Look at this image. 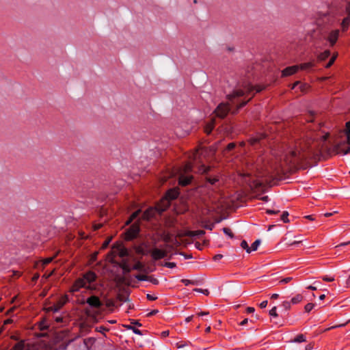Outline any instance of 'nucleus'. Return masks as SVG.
<instances>
[{
    "label": "nucleus",
    "mask_w": 350,
    "mask_h": 350,
    "mask_svg": "<svg viewBox=\"0 0 350 350\" xmlns=\"http://www.w3.org/2000/svg\"><path fill=\"white\" fill-rule=\"evenodd\" d=\"M11 350H28L24 341L16 342Z\"/></svg>",
    "instance_id": "nucleus-17"
},
{
    "label": "nucleus",
    "mask_w": 350,
    "mask_h": 350,
    "mask_svg": "<svg viewBox=\"0 0 350 350\" xmlns=\"http://www.w3.org/2000/svg\"><path fill=\"white\" fill-rule=\"evenodd\" d=\"M204 227L209 230H212L213 229V228L215 227V224H210L205 225Z\"/></svg>",
    "instance_id": "nucleus-55"
},
{
    "label": "nucleus",
    "mask_w": 350,
    "mask_h": 350,
    "mask_svg": "<svg viewBox=\"0 0 350 350\" xmlns=\"http://www.w3.org/2000/svg\"><path fill=\"white\" fill-rule=\"evenodd\" d=\"M292 280H293L292 277H287V278H285L281 280L280 281V283L286 284V283H288V282H291Z\"/></svg>",
    "instance_id": "nucleus-47"
},
{
    "label": "nucleus",
    "mask_w": 350,
    "mask_h": 350,
    "mask_svg": "<svg viewBox=\"0 0 350 350\" xmlns=\"http://www.w3.org/2000/svg\"><path fill=\"white\" fill-rule=\"evenodd\" d=\"M192 165L191 163H187L185 167V172H189L192 170Z\"/></svg>",
    "instance_id": "nucleus-53"
},
{
    "label": "nucleus",
    "mask_w": 350,
    "mask_h": 350,
    "mask_svg": "<svg viewBox=\"0 0 350 350\" xmlns=\"http://www.w3.org/2000/svg\"><path fill=\"white\" fill-rule=\"evenodd\" d=\"M339 30L334 29L329 31L326 36L325 39L329 42L330 46H333L338 40L339 36Z\"/></svg>",
    "instance_id": "nucleus-6"
},
{
    "label": "nucleus",
    "mask_w": 350,
    "mask_h": 350,
    "mask_svg": "<svg viewBox=\"0 0 350 350\" xmlns=\"http://www.w3.org/2000/svg\"><path fill=\"white\" fill-rule=\"evenodd\" d=\"M288 215L289 214L287 211H284L281 215V220L284 223L289 222V219H288Z\"/></svg>",
    "instance_id": "nucleus-35"
},
{
    "label": "nucleus",
    "mask_w": 350,
    "mask_h": 350,
    "mask_svg": "<svg viewBox=\"0 0 350 350\" xmlns=\"http://www.w3.org/2000/svg\"><path fill=\"white\" fill-rule=\"evenodd\" d=\"M147 299H148V300L153 301V300H155V299H157V297H154V296H152V295H150V294H148V295H147Z\"/></svg>",
    "instance_id": "nucleus-62"
},
{
    "label": "nucleus",
    "mask_w": 350,
    "mask_h": 350,
    "mask_svg": "<svg viewBox=\"0 0 350 350\" xmlns=\"http://www.w3.org/2000/svg\"><path fill=\"white\" fill-rule=\"evenodd\" d=\"M345 12L348 16H350V1L346 4Z\"/></svg>",
    "instance_id": "nucleus-48"
},
{
    "label": "nucleus",
    "mask_w": 350,
    "mask_h": 350,
    "mask_svg": "<svg viewBox=\"0 0 350 350\" xmlns=\"http://www.w3.org/2000/svg\"><path fill=\"white\" fill-rule=\"evenodd\" d=\"M118 255L120 257H126L129 255V252L126 248L121 247L118 249Z\"/></svg>",
    "instance_id": "nucleus-27"
},
{
    "label": "nucleus",
    "mask_w": 350,
    "mask_h": 350,
    "mask_svg": "<svg viewBox=\"0 0 350 350\" xmlns=\"http://www.w3.org/2000/svg\"><path fill=\"white\" fill-rule=\"evenodd\" d=\"M298 66H299V69L308 70L314 66V63L313 62H306V63L301 64Z\"/></svg>",
    "instance_id": "nucleus-18"
},
{
    "label": "nucleus",
    "mask_w": 350,
    "mask_h": 350,
    "mask_svg": "<svg viewBox=\"0 0 350 350\" xmlns=\"http://www.w3.org/2000/svg\"><path fill=\"white\" fill-rule=\"evenodd\" d=\"M150 281L152 284H159V281H158V280H157V279H156V278H152V279H150Z\"/></svg>",
    "instance_id": "nucleus-63"
},
{
    "label": "nucleus",
    "mask_w": 350,
    "mask_h": 350,
    "mask_svg": "<svg viewBox=\"0 0 350 350\" xmlns=\"http://www.w3.org/2000/svg\"><path fill=\"white\" fill-rule=\"evenodd\" d=\"M302 241L301 240H298V241H295L293 242H291V243H287V245L288 246H293V245H299L300 243H301Z\"/></svg>",
    "instance_id": "nucleus-52"
},
{
    "label": "nucleus",
    "mask_w": 350,
    "mask_h": 350,
    "mask_svg": "<svg viewBox=\"0 0 350 350\" xmlns=\"http://www.w3.org/2000/svg\"><path fill=\"white\" fill-rule=\"evenodd\" d=\"M205 234V231L202 230H198L195 231L189 230L186 232V236L189 237H200Z\"/></svg>",
    "instance_id": "nucleus-15"
},
{
    "label": "nucleus",
    "mask_w": 350,
    "mask_h": 350,
    "mask_svg": "<svg viewBox=\"0 0 350 350\" xmlns=\"http://www.w3.org/2000/svg\"><path fill=\"white\" fill-rule=\"evenodd\" d=\"M139 232V225L138 222L134 223L126 231V239L129 241L137 237Z\"/></svg>",
    "instance_id": "nucleus-5"
},
{
    "label": "nucleus",
    "mask_w": 350,
    "mask_h": 350,
    "mask_svg": "<svg viewBox=\"0 0 350 350\" xmlns=\"http://www.w3.org/2000/svg\"><path fill=\"white\" fill-rule=\"evenodd\" d=\"M247 102H248V100H245V101L241 102V103H240L239 105H237L236 109L234 111H233L232 113H237L241 107L245 106Z\"/></svg>",
    "instance_id": "nucleus-39"
},
{
    "label": "nucleus",
    "mask_w": 350,
    "mask_h": 350,
    "mask_svg": "<svg viewBox=\"0 0 350 350\" xmlns=\"http://www.w3.org/2000/svg\"><path fill=\"white\" fill-rule=\"evenodd\" d=\"M210 168L205 166L202 165L200 168L199 169V171L202 174H205V179L206 183L210 184L211 185H215L217 183L219 182V178L217 176H213L208 174V172L209 171Z\"/></svg>",
    "instance_id": "nucleus-4"
},
{
    "label": "nucleus",
    "mask_w": 350,
    "mask_h": 350,
    "mask_svg": "<svg viewBox=\"0 0 350 350\" xmlns=\"http://www.w3.org/2000/svg\"><path fill=\"white\" fill-rule=\"evenodd\" d=\"M166 255V252L159 249H154L152 252V256L154 259L159 260L164 258Z\"/></svg>",
    "instance_id": "nucleus-11"
},
{
    "label": "nucleus",
    "mask_w": 350,
    "mask_h": 350,
    "mask_svg": "<svg viewBox=\"0 0 350 350\" xmlns=\"http://www.w3.org/2000/svg\"><path fill=\"white\" fill-rule=\"evenodd\" d=\"M49 327V325L45 322V321H42L40 324V328L41 330L46 329Z\"/></svg>",
    "instance_id": "nucleus-43"
},
{
    "label": "nucleus",
    "mask_w": 350,
    "mask_h": 350,
    "mask_svg": "<svg viewBox=\"0 0 350 350\" xmlns=\"http://www.w3.org/2000/svg\"><path fill=\"white\" fill-rule=\"evenodd\" d=\"M322 280L323 281H325V282H332L334 280V277H329V276H327V275H324L322 277Z\"/></svg>",
    "instance_id": "nucleus-44"
},
{
    "label": "nucleus",
    "mask_w": 350,
    "mask_h": 350,
    "mask_svg": "<svg viewBox=\"0 0 350 350\" xmlns=\"http://www.w3.org/2000/svg\"><path fill=\"white\" fill-rule=\"evenodd\" d=\"M85 281L83 278L77 279L71 288L72 293L79 291L81 288L85 287Z\"/></svg>",
    "instance_id": "nucleus-9"
},
{
    "label": "nucleus",
    "mask_w": 350,
    "mask_h": 350,
    "mask_svg": "<svg viewBox=\"0 0 350 350\" xmlns=\"http://www.w3.org/2000/svg\"><path fill=\"white\" fill-rule=\"evenodd\" d=\"M55 321L57 323H62L65 322L64 317H55Z\"/></svg>",
    "instance_id": "nucleus-45"
},
{
    "label": "nucleus",
    "mask_w": 350,
    "mask_h": 350,
    "mask_svg": "<svg viewBox=\"0 0 350 350\" xmlns=\"http://www.w3.org/2000/svg\"><path fill=\"white\" fill-rule=\"evenodd\" d=\"M241 247L245 250L246 252L247 253H250L251 252V250H250V247H249L248 244H247V242L245 240H243L241 243Z\"/></svg>",
    "instance_id": "nucleus-29"
},
{
    "label": "nucleus",
    "mask_w": 350,
    "mask_h": 350,
    "mask_svg": "<svg viewBox=\"0 0 350 350\" xmlns=\"http://www.w3.org/2000/svg\"><path fill=\"white\" fill-rule=\"evenodd\" d=\"M315 304L312 303H308L305 306V311L306 312H310L314 307Z\"/></svg>",
    "instance_id": "nucleus-38"
},
{
    "label": "nucleus",
    "mask_w": 350,
    "mask_h": 350,
    "mask_svg": "<svg viewBox=\"0 0 350 350\" xmlns=\"http://www.w3.org/2000/svg\"><path fill=\"white\" fill-rule=\"evenodd\" d=\"M96 330H97V331H98V332H105V331H107V330H108V329H107V328H106V327H105L100 326V327H97V328H96Z\"/></svg>",
    "instance_id": "nucleus-57"
},
{
    "label": "nucleus",
    "mask_w": 350,
    "mask_h": 350,
    "mask_svg": "<svg viewBox=\"0 0 350 350\" xmlns=\"http://www.w3.org/2000/svg\"><path fill=\"white\" fill-rule=\"evenodd\" d=\"M267 303H268V301H267V300L262 301V302L260 304V307L261 308H266V307H267Z\"/></svg>",
    "instance_id": "nucleus-58"
},
{
    "label": "nucleus",
    "mask_w": 350,
    "mask_h": 350,
    "mask_svg": "<svg viewBox=\"0 0 350 350\" xmlns=\"http://www.w3.org/2000/svg\"><path fill=\"white\" fill-rule=\"evenodd\" d=\"M132 330L136 334H138V335H142V331L138 329L137 328L132 327Z\"/></svg>",
    "instance_id": "nucleus-56"
},
{
    "label": "nucleus",
    "mask_w": 350,
    "mask_h": 350,
    "mask_svg": "<svg viewBox=\"0 0 350 350\" xmlns=\"http://www.w3.org/2000/svg\"><path fill=\"white\" fill-rule=\"evenodd\" d=\"M135 278L139 281H146L149 280L148 276L146 275L138 274L135 275Z\"/></svg>",
    "instance_id": "nucleus-37"
},
{
    "label": "nucleus",
    "mask_w": 350,
    "mask_h": 350,
    "mask_svg": "<svg viewBox=\"0 0 350 350\" xmlns=\"http://www.w3.org/2000/svg\"><path fill=\"white\" fill-rule=\"evenodd\" d=\"M118 299L120 301H129V298L127 297H126L125 295H118Z\"/></svg>",
    "instance_id": "nucleus-49"
},
{
    "label": "nucleus",
    "mask_w": 350,
    "mask_h": 350,
    "mask_svg": "<svg viewBox=\"0 0 350 350\" xmlns=\"http://www.w3.org/2000/svg\"><path fill=\"white\" fill-rule=\"evenodd\" d=\"M53 259V257H49V258H45L44 260H43V262L42 264L44 265H48L49 264Z\"/></svg>",
    "instance_id": "nucleus-50"
},
{
    "label": "nucleus",
    "mask_w": 350,
    "mask_h": 350,
    "mask_svg": "<svg viewBox=\"0 0 350 350\" xmlns=\"http://www.w3.org/2000/svg\"><path fill=\"white\" fill-rule=\"evenodd\" d=\"M68 297L66 296L62 297L55 304L46 308L47 312H58L63 306L67 302Z\"/></svg>",
    "instance_id": "nucleus-7"
},
{
    "label": "nucleus",
    "mask_w": 350,
    "mask_h": 350,
    "mask_svg": "<svg viewBox=\"0 0 350 350\" xmlns=\"http://www.w3.org/2000/svg\"><path fill=\"white\" fill-rule=\"evenodd\" d=\"M97 276L96 275V273L93 271H88L86 273H85L83 275V279L86 282H88V283H92L93 282H94L96 279Z\"/></svg>",
    "instance_id": "nucleus-12"
},
{
    "label": "nucleus",
    "mask_w": 350,
    "mask_h": 350,
    "mask_svg": "<svg viewBox=\"0 0 350 350\" xmlns=\"http://www.w3.org/2000/svg\"><path fill=\"white\" fill-rule=\"evenodd\" d=\"M264 89V87L261 86H253L249 83H245L242 85L241 88L235 90L230 94H228V99L232 103H234V99L236 98H239L245 96V94H250L252 93L254 91L255 92H260Z\"/></svg>",
    "instance_id": "nucleus-2"
},
{
    "label": "nucleus",
    "mask_w": 350,
    "mask_h": 350,
    "mask_svg": "<svg viewBox=\"0 0 350 350\" xmlns=\"http://www.w3.org/2000/svg\"><path fill=\"white\" fill-rule=\"evenodd\" d=\"M141 213V211L140 210H138L135 212H134L133 213H132V215H131V217L130 219H129V221L126 222V224H129V223H131L133 219H136L139 215Z\"/></svg>",
    "instance_id": "nucleus-31"
},
{
    "label": "nucleus",
    "mask_w": 350,
    "mask_h": 350,
    "mask_svg": "<svg viewBox=\"0 0 350 350\" xmlns=\"http://www.w3.org/2000/svg\"><path fill=\"white\" fill-rule=\"evenodd\" d=\"M350 22V16H347V17L344 18L342 23H341V27L343 31H346L349 27Z\"/></svg>",
    "instance_id": "nucleus-20"
},
{
    "label": "nucleus",
    "mask_w": 350,
    "mask_h": 350,
    "mask_svg": "<svg viewBox=\"0 0 350 350\" xmlns=\"http://www.w3.org/2000/svg\"><path fill=\"white\" fill-rule=\"evenodd\" d=\"M313 348V345L312 344H308L306 346V350H311Z\"/></svg>",
    "instance_id": "nucleus-64"
},
{
    "label": "nucleus",
    "mask_w": 350,
    "mask_h": 350,
    "mask_svg": "<svg viewBox=\"0 0 350 350\" xmlns=\"http://www.w3.org/2000/svg\"><path fill=\"white\" fill-rule=\"evenodd\" d=\"M345 126L344 132L347 136V144H350V120L346 123Z\"/></svg>",
    "instance_id": "nucleus-22"
},
{
    "label": "nucleus",
    "mask_w": 350,
    "mask_h": 350,
    "mask_svg": "<svg viewBox=\"0 0 350 350\" xmlns=\"http://www.w3.org/2000/svg\"><path fill=\"white\" fill-rule=\"evenodd\" d=\"M298 70H299V66L297 65L289 66L282 70V75L283 77L290 76V75H292L294 73L297 72Z\"/></svg>",
    "instance_id": "nucleus-10"
},
{
    "label": "nucleus",
    "mask_w": 350,
    "mask_h": 350,
    "mask_svg": "<svg viewBox=\"0 0 350 350\" xmlns=\"http://www.w3.org/2000/svg\"><path fill=\"white\" fill-rule=\"evenodd\" d=\"M236 146V144L234 142L230 143L226 146V149L224 150V152H230Z\"/></svg>",
    "instance_id": "nucleus-36"
},
{
    "label": "nucleus",
    "mask_w": 350,
    "mask_h": 350,
    "mask_svg": "<svg viewBox=\"0 0 350 350\" xmlns=\"http://www.w3.org/2000/svg\"><path fill=\"white\" fill-rule=\"evenodd\" d=\"M110 241H111V239H108V240H106V241L103 243V248L107 247L108 246V245H109V242H110Z\"/></svg>",
    "instance_id": "nucleus-60"
},
{
    "label": "nucleus",
    "mask_w": 350,
    "mask_h": 350,
    "mask_svg": "<svg viewBox=\"0 0 350 350\" xmlns=\"http://www.w3.org/2000/svg\"><path fill=\"white\" fill-rule=\"evenodd\" d=\"M251 167H252V164H247V171L245 172H243L240 174V175L243 177H249L252 175V169H251Z\"/></svg>",
    "instance_id": "nucleus-25"
},
{
    "label": "nucleus",
    "mask_w": 350,
    "mask_h": 350,
    "mask_svg": "<svg viewBox=\"0 0 350 350\" xmlns=\"http://www.w3.org/2000/svg\"><path fill=\"white\" fill-rule=\"evenodd\" d=\"M337 56H338V53H335L329 59V62L327 64H326L325 65V67L326 68H329L330 66H332V65L334 63L335 60L337 58Z\"/></svg>",
    "instance_id": "nucleus-28"
},
{
    "label": "nucleus",
    "mask_w": 350,
    "mask_h": 350,
    "mask_svg": "<svg viewBox=\"0 0 350 350\" xmlns=\"http://www.w3.org/2000/svg\"><path fill=\"white\" fill-rule=\"evenodd\" d=\"M223 232L226 234L228 235L230 238L233 237V234H232V231H231V230L230 228H223Z\"/></svg>",
    "instance_id": "nucleus-41"
},
{
    "label": "nucleus",
    "mask_w": 350,
    "mask_h": 350,
    "mask_svg": "<svg viewBox=\"0 0 350 350\" xmlns=\"http://www.w3.org/2000/svg\"><path fill=\"white\" fill-rule=\"evenodd\" d=\"M302 299H303V296L300 294H298L291 299V302L293 304H297L301 302L302 301Z\"/></svg>",
    "instance_id": "nucleus-26"
},
{
    "label": "nucleus",
    "mask_w": 350,
    "mask_h": 350,
    "mask_svg": "<svg viewBox=\"0 0 350 350\" xmlns=\"http://www.w3.org/2000/svg\"><path fill=\"white\" fill-rule=\"evenodd\" d=\"M254 311H255V309L253 307H247V312H248V313H253Z\"/></svg>",
    "instance_id": "nucleus-61"
},
{
    "label": "nucleus",
    "mask_w": 350,
    "mask_h": 350,
    "mask_svg": "<svg viewBox=\"0 0 350 350\" xmlns=\"http://www.w3.org/2000/svg\"><path fill=\"white\" fill-rule=\"evenodd\" d=\"M165 266L169 268H174L176 267V263L172 262H165Z\"/></svg>",
    "instance_id": "nucleus-51"
},
{
    "label": "nucleus",
    "mask_w": 350,
    "mask_h": 350,
    "mask_svg": "<svg viewBox=\"0 0 350 350\" xmlns=\"http://www.w3.org/2000/svg\"><path fill=\"white\" fill-rule=\"evenodd\" d=\"M320 284L319 282L315 281L314 282V285H310L307 287L308 289L312 290V291H316L318 288V284Z\"/></svg>",
    "instance_id": "nucleus-40"
},
{
    "label": "nucleus",
    "mask_w": 350,
    "mask_h": 350,
    "mask_svg": "<svg viewBox=\"0 0 350 350\" xmlns=\"http://www.w3.org/2000/svg\"><path fill=\"white\" fill-rule=\"evenodd\" d=\"M214 124H215V120L213 119L211 120V122L208 123L205 128H204V131L207 133V134H210L212 131V130L214 128Z\"/></svg>",
    "instance_id": "nucleus-23"
},
{
    "label": "nucleus",
    "mask_w": 350,
    "mask_h": 350,
    "mask_svg": "<svg viewBox=\"0 0 350 350\" xmlns=\"http://www.w3.org/2000/svg\"><path fill=\"white\" fill-rule=\"evenodd\" d=\"M295 342H302L306 341V338L303 334H299L293 340Z\"/></svg>",
    "instance_id": "nucleus-34"
},
{
    "label": "nucleus",
    "mask_w": 350,
    "mask_h": 350,
    "mask_svg": "<svg viewBox=\"0 0 350 350\" xmlns=\"http://www.w3.org/2000/svg\"><path fill=\"white\" fill-rule=\"evenodd\" d=\"M181 282L185 285L188 286L189 284L196 285L198 284V282L196 280H190L187 279H183Z\"/></svg>",
    "instance_id": "nucleus-32"
},
{
    "label": "nucleus",
    "mask_w": 350,
    "mask_h": 350,
    "mask_svg": "<svg viewBox=\"0 0 350 350\" xmlns=\"http://www.w3.org/2000/svg\"><path fill=\"white\" fill-rule=\"evenodd\" d=\"M86 303L92 308H100L103 306L102 301L100 300L98 297L96 295H92L88 297L86 300Z\"/></svg>",
    "instance_id": "nucleus-8"
},
{
    "label": "nucleus",
    "mask_w": 350,
    "mask_h": 350,
    "mask_svg": "<svg viewBox=\"0 0 350 350\" xmlns=\"http://www.w3.org/2000/svg\"><path fill=\"white\" fill-rule=\"evenodd\" d=\"M291 303L289 301H285L282 303V306L285 310H288L291 308Z\"/></svg>",
    "instance_id": "nucleus-46"
},
{
    "label": "nucleus",
    "mask_w": 350,
    "mask_h": 350,
    "mask_svg": "<svg viewBox=\"0 0 350 350\" xmlns=\"http://www.w3.org/2000/svg\"><path fill=\"white\" fill-rule=\"evenodd\" d=\"M223 258V255L221 254H217L213 257L214 260H219Z\"/></svg>",
    "instance_id": "nucleus-59"
},
{
    "label": "nucleus",
    "mask_w": 350,
    "mask_h": 350,
    "mask_svg": "<svg viewBox=\"0 0 350 350\" xmlns=\"http://www.w3.org/2000/svg\"><path fill=\"white\" fill-rule=\"evenodd\" d=\"M155 210L150 208L147 209L142 215V218L144 219H150L151 217H152L154 215Z\"/></svg>",
    "instance_id": "nucleus-16"
},
{
    "label": "nucleus",
    "mask_w": 350,
    "mask_h": 350,
    "mask_svg": "<svg viewBox=\"0 0 350 350\" xmlns=\"http://www.w3.org/2000/svg\"><path fill=\"white\" fill-rule=\"evenodd\" d=\"M276 310H277V308L275 306L272 308V309L270 310V311H269V315H271L272 317H278V314L276 312Z\"/></svg>",
    "instance_id": "nucleus-42"
},
{
    "label": "nucleus",
    "mask_w": 350,
    "mask_h": 350,
    "mask_svg": "<svg viewBox=\"0 0 350 350\" xmlns=\"http://www.w3.org/2000/svg\"><path fill=\"white\" fill-rule=\"evenodd\" d=\"M120 266L125 273H130L132 269L126 261L122 262Z\"/></svg>",
    "instance_id": "nucleus-24"
},
{
    "label": "nucleus",
    "mask_w": 350,
    "mask_h": 350,
    "mask_svg": "<svg viewBox=\"0 0 350 350\" xmlns=\"http://www.w3.org/2000/svg\"><path fill=\"white\" fill-rule=\"evenodd\" d=\"M261 241L260 239H257L251 245L250 247V250H251V252L252 251H256L257 250L258 246L260 245Z\"/></svg>",
    "instance_id": "nucleus-30"
},
{
    "label": "nucleus",
    "mask_w": 350,
    "mask_h": 350,
    "mask_svg": "<svg viewBox=\"0 0 350 350\" xmlns=\"http://www.w3.org/2000/svg\"><path fill=\"white\" fill-rule=\"evenodd\" d=\"M266 212H267V213H268L269 215H272V214H278V213H280V211L279 210L275 211V210L267 209L266 211Z\"/></svg>",
    "instance_id": "nucleus-54"
},
{
    "label": "nucleus",
    "mask_w": 350,
    "mask_h": 350,
    "mask_svg": "<svg viewBox=\"0 0 350 350\" xmlns=\"http://www.w3.org/2000/svg\"><path fill=\"white\" fill-rule=\"evenodd\" d=\"M230 111V108L228 103H221L215 109L214 113L216 117L219 118H224L228 113Z\"/></svg>",
    "instance_id": "nucleus-3"
},
{
    "label": "nucleus",
    "mask_w": 350,
    "mask_h": 350,
    "mask_svg": "<svg viewBox=\"0 0 350 350\" xmlns=\"http://www.w3.org/2000/svg\"><path fill=\"white\" fill-rule=\"evenodd\" d=\"M178 196V192L174 189H170L167 193V198L168 200H174Z\"/></svg>",
    "instance_id": "nucleus-19"
},
{
    "label": "nucleus",
    "mask_w": 350,
    "mask_h": 350,
    "mask_svg": "<svg viewBox=\"0 0 350 350\" xmlns=\"http://www.w3.org/2000/svg\"><path fill=\"white\" fill-rule=\"evenodd\" d=\"M192 179V176H185L183 174H181L179 176V184L182 186H186L188 185Z\"/></svg>",
    "instance_id": "nucleus-13"
},
{
    "label": "nucleus",
    "mask_w": 350,
    "mask_h": 350,
    "mask_svg": "<svg viewBox=\"0 0 350 350\" xmlns=\"http://www.w3.org/2000/svg\"><path fill=\"white\" fill-rule=\"evenodd\" d=\"M323 126V124L319 123L308 128L306 139L301 142L299 147L289 151L287 159L290 163L306 160L317 154L329 135V133L321 130Z\"/></svg>",
    "instance_id": "nucleus-1"
},
{
    "label": "nucleus",
    "mask_w": 350,
    "mask_h": 350,
    "mask_svg": "<svg viewBox=\"0 0 350 350\" xmlns=\"http://www.w3.org/2000/svg\"><path fill=\"white\" fill-rule=\"evenodd\" d=\"M330 56V51L329 50H325L323 52L321 53L317 56V61L319 62H323L326 60Z\"/></svg>",
    "instance_id": "nucleus-14"
},
{
    "label": "nucleus",
    "mask_w": 350,
    "mask_h": 350,
    "mask_svg": "<svg viewBox=\"0 0 350 350\" xmlns=\"http://www.w3.org/2000/svg\"><path fill=\"white\" fill-rule=\"evenodd\" d=\"M335 149L337 153H341L343 155L350 153V146L346 149H343L339 145H337L336 146Z\"/></svg>",
    "instance_id": "nucleus-21"
},
{
    "label": "nucleus",
    "mask_w": 350,
    "mask_h": 350,
    "mask_svg": "<svg viewBox=\"0 0 350 350\" xmlns=\"http://www.w3.org/2000/svg\"><path fill=\"white\" fill-rule=\"evenodd\" d=\"M133 269L142 271L144 269V265L141 262H137L133 267Z\"/></svg>",
    "instance_id": "nucleus-33"
}]
</instances>
